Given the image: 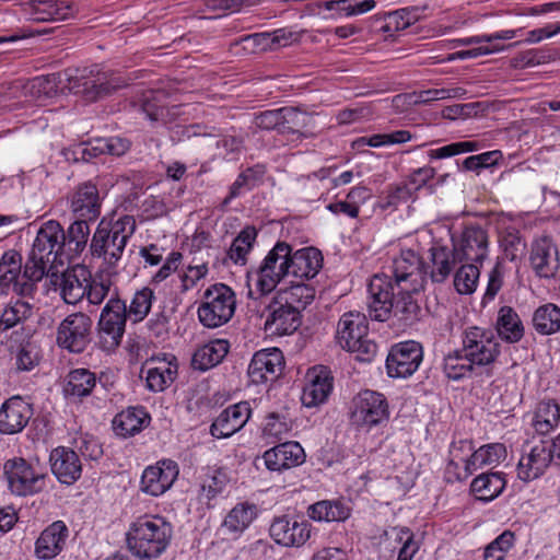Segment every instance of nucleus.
<instances>
[{"label":"nucleus","instance_id":"f257e3e1","mask_svg":"<svg viewBox=\"0 0 560 560\" xmlns=\"http://www.w3.org/2000/svg\"><path fill=\"white\" fill-rule=\"evenodd\" d=\"M370 301L369 315L378 322L393 315L401 327H409L421 318V307L413 294L420 291L401 290L394 287L393 279L385 275H375L368 288Z\"/></svg>","mask_w":560,"mask_h":560},{"label":"nucleus","instance_id":"f03ea898","mask_svg":"<svg viewBox=\"0 0 560 560\" xmlns=\"http://www.w3.org/2000/svg\"><path fill=\"white\" fill-rule=\"evenodd\" d=\"M62 236L63 229L55 220H49L39 228L25 261L26 275L33 279L39 276H57L58 267L69 262L60 242Z\"/></svg>","mask_w":560,"mask_h":560},{"label":"nucleus","instance_id":"7ed1b4c3","mask_svg":"<svg viewBox=\"0 0 560 560\" xmlns=\"http://www.w3.org/2000/svg\"><path fill=\"white\" fill-rule=\"evenodd\" d=\"M172 539V526L160 516H141L132 522L126 533L129 551L139 559L159 558Z\"/></svg>","mask_w":560,"mask_h":560},{"label":"nucleus","instance_id":"20e7f679","mask_svg":"<svg viewBox=\"0 0 560 560\" xmlns=\"http://www.w3.org/2000/svg\"><path fill=\"white\" fill-rule=\"evenodd\" d=\"M135 231L136 220L131 215H124L115 222L103 219L92 236L91 255L101 258L107 270H115Z\"/></svg>","mask_w":560,"mask_h":560},{"label":"nucleus","instance_id":"39448f33","mask_svg":"<svg viewBox=\"0 0 560 560\" xmlns=\"http://www.w3.org/2000/svg\"><path fill=\"white\" fill-rule=\"evenodd\" d=\"M336 338L340 347L355 353L359 361L370 362L376 354L377 345L369 338V323L362 313H345L338 322Z\"/></svg>","mask_w":560,"mask_h":560},{"label":"nucleus","instance_id":"423d86ee","mask_svg":"<svg viewBox=\"0 0 560 560\" xmlns=\"http://www.w3.org/2000/svg\"><path fill=\"white\" fill-rule=\"evenodd\" d=\"M235 308L234 291L224 283H215L203 292L197 315L205 327L218 328L231 320Z\"/></svg>","mask_w":560,"mask_h":560},{"label":"nucleus","instance_id":"0eeeda50","mask_svg":"<svg viewBox=\"0 0 560 560\" xmlns=\"http://www.w3.org/2000/svg\"><path fill=\"white\" fill-rule=\"evenodd\" d=\"M3 476L8 490L14 497H33L46 488L47 474L23 457L7 459L3 464Z\"/></svg>","mask_w":560,"mask_h":560},{"label":"nucleus","instance_id":"6e6552de","mask_svg":"<svg viewBox=\"0 0 560 560\" xmlns=\"http://www.w3.org/2000/svg\"><path fill=\"white\" fill-rule=\"evenodd\" d=\"M68 81V89L74 94L82 95L88 102H96L124 86L120 78L103 72L96 66L77 70Z\"/></svg>","mask_w":560,"mask_h":560},{"label":"nucleus","instance_id":"1a4fd4ad","mask_svg":"<svg viewBox=\"0 0 560 560\" xmlns=\"http://www.w3.org/2000/svg\"><path fill=\"white\" fill-rule=\"evenodd\" d=\"M291 245L277 242L257 270V289L261 294L272 292L278 283L290 278Z\"/></svg>","mask_w":560,"mask_h":560},{"label":"nucleus","instance_id":"9d476101","mask_svg":"<svg viewBox=\"0 0 560 560\" xmlns=\"http://www.w3.org/2000/svg\"><path fill=\"white\" fill-rule=\"evenodd\" d=\"M127 319H129L127 304L119 298L117 289L114 288V292L103 307L98 320L100 337L104 343H107V349H115L120 345Z\"/></svg>","mask_w":560,"mask_h":560},{"label":"nucleus","instance_id":"9b49d317","mask_svg":"<svg viewBox=\"0 0 560 560\" xmlns=\"http://www.w3.org/2000/svg\"><path fill=\"white\" fill-rule=\"evenodd\" d=\"M93 322L82 312L68 315L57 327L56 342L72 353H81L91 342Z\"/></svg>","mask_w":560,"mask_h":560},{"label":"nucleus","instance_id":"f8f14e48","mask_svg":"<svg viewBox=\"0 0 560 560\" xmlns=\"http://www.w3.org/2000/svg\"><path fill=\"white\" fill-rule=\"evenodd\" d=\"M394 287L421 291L428 279L425 261L412 249H402L393 261Z\"/></svg>","mask_w":560,"mask_h":560},{"label":"nucleus","instance_id":"ddd939ff","mask_svg":"<svg viewBox=\"0 0 560 560\" xmlns=\"http://www.w3.org/2000/svg\"><path fill=\"white\" fill-rule=\"evenodd\" d=\"M462 349L477 366L490 365L500 354V343L493 331L477 326L465 329Z\"/></svg>","mask_w":560,"mask_h":560},{"label":"nucleus","instance_id":"4468645a","mask_svg":"<svg viewBox=\"0 0 560 560\" xmlns=\"http://www.w3.org/2000/svg\"><path fill=\"white\" fill-rule=\"evenodd\" d=\"M388 402L381 393L365 389L352 400L351 422L358 427L372 428L387 421Z\"/></svg>","mask_w":560,"mask_h":560},{"label":"nucleus","instance_id":"2eb2a0df","mask_svg":"<svg viewBox=\"0 0 560 560\" xmlns=\"http://www.w3.org/2000/svg\"><path fill=\"white\" fill-rule=\"evenodd\" d=\"M553 460L556 457L550 442L526 443L517 464V477L524 482L533 481L542 476Z\"/></svg>","mask_w":560,"mask_h":560},{"label":"nucleus","instance_id":"dca6fc26","mask_svg":"<svg viewBox=\"0 0 560 560\" xmlns=\"http://www.w3.org/2000/svg\"><path fill=\"white\" fill-rule=\"evenodd\" d=\"M422 359L421 343L415 340L399 342L392 347L387 355V373L390 377H409L419 369Z\"/></svg>","mask_w":560,"mask_h":560},{"label":"nucleus","instance_id":"f3484780","mask_svg":"<svg viewBox=\"0 0 560 560\" xmlns=\"http://www.w3.org/2000/svg\"><path fill=\"white\" fill-rule=\"evenodd\" d=\"M427 259L425 268L428 270V278L432 283L445 282L455 266L459 264L456 256V244L453 240H451L450 243L434 241L428 249Z\"/></svg>","mask_w":560,"mask_h":560},{"label":"nucleus","instance_id":"a211bd4d","mask_svg":"<svg viewBox=\"0 0 560 560\" xmlns=\"http://www.w3.org/2000/svg\"><path fill=\"white\" fill-rule=\"evenodd\" d=\"M311 528L312 526L306 520L282 515L273 518L269 533L276 544L300 548L310 539Z\"/></svg>","mask_w":560,"mask_h":560},{"label":"nucleus","instance_id":"6ab92c4d","mask_svg":"<svg viewBox=\"0 0 560 560\" xmlns=\"http://www.w3.org/2000/svg\"><path fill=\"white\" fill-rule=\"evenodd\" d=\"M178 472V465L174 460H160L156 465L144 469L141 476L140 489L147 494L159 497L173 486Z\"/></svg>","mask_w":560,"mask_h":560},{"label":"nucleus","instance_id":"aec40b11","mask_svg":"<svg viewBox=\"0 0 560 560\" xmlns=\"http://www.w3.org/2000/svg\"><path fill=\"white\" fill-rule=\"evenodd\" d=\"M284 368V358L278 348L256 352L248 366V376L254 384L276 381Z\"/></svg>","mask_w":560,"mask_h":560},{"label":"nucleus","instance_id":"412c9836","mask_svg":"<svg viewBox=\"0 0 560 560\" xmlns=\"http://www.w3.org/2000/svg\"><path fill=\"white\" fill-rule=\"evenodd\" d=\"M32 417L33 407L24 398H8L0 408V433L11 435L22 432Z\"/></svg>","mask_w":560,"mask_h":560},{"label":"nucleus","instance_id":"4be33fe9","mask_svg":"<svg viewBox=\"0 0 560 560\" xmlns=\"http://www.w3.org/2000/svg\"><path fill=\"white\" fill-rule=\"evenodd\" d=\"M30 94L33 98L39 101L42 98L51 97L58 92V80L56 74L36 77L26 84L13 82L8 86H3L0 92V105L5 100L19 97V93Z\"/></svg>","mask_w":560,"mask_h":560},{"label":"nucleus","instance_id":"5701e85b","mask_svg":"<svg viewBox=\"0 0 560 560\" xmlns=\"http://www.w3.org/2000/svg\"><path fill=\"white\" fill-rule=\"evenodd\" d=\"M529 261L535 273L540 278H553L559 268V253L550 237L544 236L532 245Z\"/></svg>","mask_w":560,"mask_h":560},{"label":"nucleus","instance_id":"b1692460","mask_svg":"<svg viewBox=\"0 0 560 560\" xmlns=\"http://www.w3.org/2000/svg\"><path fill=\"white\" fill-rule=\"evenodd\" d=\"M301 325V315L294 307H290L281 300H276L268 306V315L265 320V330L271 335H291Z\"/></svg>","mask_w":560,"mask_h":560},{"label":"nucleus","instance_id":"393cba45","mask_svg":"<svg viewBox=\"0 0 560 560\" xmlns=\"http://www.w3.org/2000/svg\"><path fill=\"white\" fill-rule=\"evenodd\" d=\"M252 409L247 401L229 406L213 421L210 433L213 438L224 439L240 431L250 418Z\"/></svg>","mask_w":560,"mask_h":560},{"label":"nucleus","instance_id":"a878e982","mask_svg":"<svg viewBox=\"0 0 560 560\" xmlns=\"http://www.w3.org/2000/svg\"><path fill=\"white\" fill-rule=\"evenodd\" d=\"M308 383L302 394V402L306 407L317 406L327 400L332 390L334 377L327 366H314L307 372Z\"/></svg>","mask_w":560,"mask_h":560},{"label":"nucleus","instance_id":"bb28decb","mask_svg":"<svg viewBox=\"0 0 560 560\" xmlns=\"http://www.w3.org/2000/svg\"><path fill=\"white\" fill-rule=\"evenodd\" d=\"M51 471L65 485H73L82 474V463L79 455L69 447L58 446L49 456Z\"/></svg>","mask_w":560,"mask_h":560},{"label":"nucleus","instance_id":"cd10ccee","mask_svg":"<svg viewBox=\"0 0 560 560\" xmlns=\"http://www.w3.org/2000/svg\"><path fill=\"white\" fill-rule=\"evenodd\" d=\"M271 471H283L305 462V452L298 442H284L266 451L262 455Z\"/></svg>","mask_w":560,"mask_h":560},{"label":"nucleus","instance_id":"c85d7f7f","mask_svg":"<svg viewBox=\"0 0 560 560\" xmlns=\"http://www.w3.org/2000/svg\"><path fill=\"white\" fill-rule=\"evenodd\" d=\"M488 254V235L479 226H468L464 230L459 245H456V256L459 262H481Z\"/></svg>","mask_w":560,"mask_h":560},{"label":"nucleus","instance_id":"c756f323","mask_svg":"<svg viewBox=\"0 0 560 560\" xmlns=\"http://www.w3.org/2000/svg\"><path fill=\"white\" fill-rule=\"evenodd\" d=\"M88 275L89 271L84 267L77 265L54 277V283L59 285L60 295L67 304H77L85 296Z\"/></svg>","mask_w":560,"mask_h":560},{"label":"nucleus","instance_id":"7c9ffc66","mask_svg":"<svg viewBox=\"0 0 560 560\" xmlns=\"http://www.w3.org/2000/svg\"><path fill=\"white\" fill-rule=\"evenodd\" d=\"M69 529L65 522L56 521L47 526L35 542V556L42 560L57 557L65 548Z\"/></svg>","mask_w":560,"mask_h":560},{"label":"nucleus","instance_id":"2f4dec72","mask_svg":"<svg viewBox=\"0 0 560 560\" xmlns=\"http://www.w3.org/2000/svg\"><path fill=\"white\" fill-rule=\"evenodd\" d=\"M323 267V255L315 247H305L290 253V278L294 280L313 279Z\"/></svg>","mask_w":560,"mask_h":560},{"label":"nucleus","instance_id":"473e14b6","mask_svg":"<svg viewBox=\"0 0 560 560\" xmlns=\"http://www.w3.org/2000/svg\"><path fill=\"white\" fill-rule=\"evenodd\" d=\"M34 20L36 21H63L73 18L78 12L74 2L63 0H32Z\"/></svg>","mask_w":560,"mask_h":560},{"label":"nucleus","instance_id":"72a5a7b5","mask_svg":"<svg viewBox=\"0 0 560 560\" xmlns=\"http://www.w3.org/2000/svg\"><path fill=\"white\" fill-rule=\"evenodd\" d=\"M150 420L143 407H129L115 416L113 428L117 435L128 438L139 433Z\"/></svg>","mask_w":560,"mask_h":560},{"label":"nucleus","instance_id":"f704fd0d","mask_svg":"<svg viewBox=\"0 0 560 560\" xmlns=\"http://www.w3.org/2000/svg\"><path fill=\"white\" fill-rule=\"evenodd\" d=\"M230 345L228 340L215 339L199 347L191 359V365L199 371H207L218 365L228 354Z\"/></svg>","mask_w":560,"mask_h":560},{"label":"nucleus","instance_id":"c9c22d12","mask_svg":"<svg viewBox=\"0 0 560 560\" xmlns=\"http://www.w3.org/2000/svg\"><path fill=\"white\" fill-rule=\"evenodd\" d=\"M560 424V406L555 399L541 400L537 404L532 425L540 435H547Z\"/></svg>","mask_w":560,"mask_h":560},{"label":"nucleus","instance_id":"e433bc0d","mask_svg":"<svg viewBox=\"0 0 560 560\" xmlns=\"http://www.w3.org/2000/svg\"><path fill=\"white\" fill-rule=\"evenodd\" d=\"M90 236L89 223L84 220H77L70 224L60 242L65 248L69 261L82 254L88 245Z\"/></svg>","mask_w":560,"mask_h":560},{"label":"nucleus","instance_id":"4c0bfd02","mask_svg":"<svg viewBox=\"0 0 560 560\" xmlns=\"http://www.w3.org/2000/svg\"><path fill=\"white\" fill-rule=\"evenodd\" d=\"M506 480L503 472H485L471 481L470 490L481 501H491L498 498L505 489Z\"/></svg>","mask_w":560,"mask_h":560},{"label":"nucleus","instance_id":"58836bf2","mask_svg":"<svg viewBox=\"0 0 560 560\" xmlns=\"http://www.w3.org/2000/svg\"><path fill=\"white\" fill-rule=\"evenodd\" d=\"M495 329L499 337L510 343L518 342L524 336L522 320L511 306H502L499 310Z\"/></svg>","mask_w":560,"mask_h":560},{"label":"nucleus","instance_id":"ea45409f","mask_svg":"<svg viewBox=\"0 0 560 560\" xmlns=\"http://www.w3.org/2000/svg\"><path fill=\"white\" fill-rule=\"evenodd\" d=\"M166 95L161 91H149L141 100V110L151 121L167 124L176 115V106L172 108L165 104Z\"/></svg>","mask_w":560,"mask_h":560},{"label":"nucleus","instance_id":"a19ab883","mask_svg":"<svg viewBox=\"0 0 560 560\" xmlns=\"http://www.w3.org/2000/svg\"><path fill=\"white\" fill-rule=\"evenodd\" d=\"M308 116L296 107H281L279 135L291 141L305 137L303 129L307 126Z\"/></svg>","mask_w":560,"mask_h":560},{"label":"nucleus","instance_id":"79ce46f5","mask_svg":"<svg viewBox=\"0 0 560 560\" xmlns=\"http://www.w3.org/2000/svg\"><path fill=\"white\" fill-rule=\"evenodd\" d=\"M291 285L278 292L277 298L299 313L315 299V288L300 280H290Z\"/></svg>","mask_w":560,"mask_h":560},{"label":"nucleus","instance_id":"37998d69","mask_svg":"<svg viewBox=\"0 0 560 560\" xmlns=\"http://www.w3.org/2000/svg\"><path fill=\"white\" fill-rule=\"evenodd\" d=\"M266 175V166L262 164H256L242 171L235 182L230 186L228 196L223 199V205H228L233 198H236L248 191L264 182Z\"/></svg>","mask_w":560,"mask_h":560},{"label":"nucleus","instance_id":"c03bdc74","mask_svg":"<svg viewBox=\"0 0 560 560\" xmlns=\"http://www.w3.org/2000/svg\"><path fill=\"white\" fill-rule=\"evenodd\" d=\"M66 396L83 398L91 395L97 383L95 373L88 369H74L67 375Z\"/></svg>","mask_w":560,"mask_h":560},{"label":"nucleus","instance_id":"a18cd8bd","mask_svg":"<svg viewBox=\"0 0 560 560\" xmlns=\"http://www.w3.org/2000/svg\"><path fill=\"white\" fill-rule=\"evenodd\" d=\"M257 509L248 502L237 503L225 516L222 528L231 534L243 533L256 518Z\"/></svg>","mask_w":560,"mask_h":560},{"label":"nucleus","instance_id":"49530a36","mask_svg":"<svg viewBox=\"0 0 560 560\" xmlns=\"http://www.w3.org/2000/svg\"><path fill=\"white\" fill-rule=\"evenodd\" d=\"M307 514L317 522H342L350 516V509L339 500H323L312 504Z\"/></svg>","mask_w":560,"mask_h":560},{"label":"nucleus","instance_id":"de8ad7c7","mask_svg":"<svg viewBox=\"0 0 560 560\" xmlns=\"http://www.w3.org/2000/svg\"><path fill=\"white\" fill-rule=\"evenodd\" d=\"M33 304L21 299L10 301L0 315V331L4 332L33 316Z\"/></svg>","mask_w":560,"mask_h":560},{"label":"nucleus","instance_id":"09e8293b","mask_svg":"<svg viewBox=\"0 0 560 560\" xmlns=\"http://www.w3.org/2000/svg\"><path fill=\"white\" fill-rule=\"evenodd\" d=\"M22 255L9 249L0 258V293H7L12 282L23 272Z\"/></svg>","mask_w":560,"mask_h":560},{"label":"nucleus","instance_id":"8fccbe9b","mask_svg":"<svg viewBox=\"0 0 560 560\" xmlns=\"http://www.w3.org/2000/svg\"><path fill=\"white\" fill-rule=\"evenodd\" d=\"M533 325L540 335L560 331V307L552 303L539 306L533 315Z\"/></svg>","mask_w":560,"mask_h":560},{"label":"nucleus","instance_id":"3c124183","mask_svg":"<svg viewBox=\"0 0 560 560\" xmlns=\"http://www.w3.org/2000/svg\"><path fill=\"white\" fill-rule=\"evenodd\" d=\"M257 231L254 226H246L232 242L226 255L236 265H245L247 255L256 240Z\"/></svg>","mask_w":560,"mask_h":560},{"label":"nucleus","instance_id":"603ef678","mask_svg":"<svg viewBox=\"0 0 560 560\" xmlns=\"http://www.w3.org/2000/svg\"><path fill=\"white\" fill-rule=\"evenodd\" d=\"M101 205L97 186L91 182L81 184L71 196V210H98Z\"/></svg>","mask_w":560,"mask_h":560},{"label":"nucleus","instance_id":"864d4df0","mask_svg":"<svg viewBox=\"0 0 560 560\" xmlns=\"http://www.w3.org/2000/svg\"><path fill=\"white\" fill-rule=\"evenodd\" d=\"M176 373L177 365L171 363L148 368L145 371L147 388L154 393L163 392L174 382Z\"/></svg>","mask_w":560,"mask_h":560},{"label":"nucleus","instance_id":"5fc2aeb1","mask_svg":"<svg viewBox=\"0 0 560 560\" xmlns=\"http://www.w3.org/2000/svg\"><path fill=\"white\" fill-rule=\"evenodd\" d=\"M155 299L153 290L148 287L136 291L132 299L130 300L129 306H127V314L129 319L133 323L142 322L152 307V302Z\"/></svg>","mask_w":560,"mask_h":560},{"label":"nucleus","instance_id":"6e6d98bb","mask_svg":"<svg viewBox=\"0 0 560 560\" xmlns=\"http://www.w3.org/2000/svg\"><path fill=\"white\" fill-rule=\"evenodd\" d=\"M475 364L470 362L468 355H465L463 349L455 350L444 359V372L451 380H460L474 370Z\"/></svg>","mask_w":560,"mask_h":560},{"label":"nucleus","instance_id":"4d7b16f0","mask_svg":"<svg viewBox=\"0 0 560 560\" xmlns=\"http://www.w3.org/2000/svg\"><path fill=\"white\" fill-rule=\"evenodd\" d=\"M384 194L385 196L380 203L382 208L409 206L410 202L417 199V194L412 190V187L406 183L392 185Z\"/></svg>","mask_w":560,"mask_h":560},{"label":"nucleus","instance_id":"13d9d810","mask_svg":"<svg viewBox=\"0 0 560 560\" xmlns=\"http://www.w3.org/2000/svg\"><path fill=\"white\" fill-rule=\"evenodd\" d=\"M506 456L505 446L501 443L488 444L474 451L470 465L474 467V471L483 466L493 465L504 459Z\"/></svg>","mask_w":560,"mask_h":560},{"label":"nucleus","instance_id":"bf43d9fd","mask_svg":"<svg viewBox=\"0 0 560 560\" xmlns=\"http://www.w3.org/2000/svg\"><path fill=\"white\" fill-rule=\"evenodd\" d=\"M479 268L474 262L463 264L454 276V287L459 294H470L476 290Z\"/></svg>","mask_w":560,"mask_h":560},{"label":"nucleus","instance_id":"052dcab7","mask_svg":"<svg viewBox=\"0 0 560 560\" xmlns=\"http://www.w3.org/2000/svg\"><path fill=\"white\" fill-rule=\"evenodd\" d=\"M515 545V535L511 530H504L494 540L488 544L483 550V560H505L508 553Z\"/></svg>","mask_w":560,"mask_h":560},{"label":"nucleus","instance_id":"680f3d73","mask_svg":"<svg viewBox=\"0 0 560 560\" xmlns=\"http://www.w3.org/2000/svg\"><path fill=\"white\" fill-rule=\"evenodd\" d=\"M90 275H88V279ZM114 292L113 281L109 275H97L91 281L88 280L86 298L91 304H101L106 296Z\"/></svg>","mask_w":560,"mask_h":560},{"label":"nucleus","instance_id":"e2e57ef3","mask_svg":"<svg viewBox=\"0 0 560 560\" xmlns=\"http://www.w3.org/2000/svg\"><path fill=\"white\" fill-rule=\"evenodd\" d=\"M100 142H102V138L79 143L66 151L65 156L67 160H73L74 162H90L92 159L104 154V147Z\"/></svg>","mask_w":560,"mask_h":560},{"label":"nucleus","instance_id":"0e129e2a","mask_svg":"<svg viewBox=\"0 0 560 560\" xmlns=\"http://www.w3.org/2000/svg\"><path fill=\"white\" fill-rule=\"evenodd\" d=\"M480 149L481 144L478 141H459L446 144L438 149L430 150L428 152V156L431 160L446 159L462 153L475 152Z\"/></svg>","mask_w":560,"mask_h":560},{"label":"nucleus","instance_id":"69168bd1","mask_svg":"<svg viewBox=\"0 0 560 560\" xmlns=\"http://www.w3.org/2000/svg\"><path fill=\"white\" fill-rule=\"evenodd\" d=\"M291 429L292 423L285 416L272 412L266 417L262 433L267 438L281 440L291 431Z\"/></svg>","mask_w":560,"mask_h":560},{"label":"nucleus","instance_id":"338daca9","mask_svg":"<svg viewBox=\"0 0 560 560\" xmlns=\"http://www.w3.org/2000/svg\"><path fill=\"white\" fill-rule=\"evenodd\" d=\"M226 482L228 478L225 472L221 469H211L202 478L201 494L205 495L207 500H211L223 491Z\"/></svg>","mask_w":560,"mask_h":560},{"label":"nucleus","instance_id":"774afa93","mask_svg":"<svg viewBox=\"0 0 560 560\" xmlns=\"http://www.w3.org/2000/svg\"><path fill=\"white\" fill-rule=\"evenodd\" d=\"M397 540L401 544L397 560H412L420 548L413 533L408 527H401L398 530Z\"/></svg>","mask_w":560,"mask_h":560}]
</instances>
